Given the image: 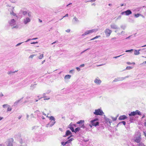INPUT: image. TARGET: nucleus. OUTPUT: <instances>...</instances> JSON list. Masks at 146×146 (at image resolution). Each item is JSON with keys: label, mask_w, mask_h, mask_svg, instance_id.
<instances>
[{"label": "nucleus", "mask_w": 146, "mask_h": 146, "mask_svg": "<svg viewBox=\"0 0 146 146\" xmlns=\"http://www.w3.org/2000/svg\"><path fill=\"white\" fill-rule=\"evenodd\" d=\"M98 120V119L97 118H95L92 120L90 121L91 124H89V126L91 128L93 126L96 127L99 124V123L97 121Z\"/></svg>", "instance_id": "obj_1"}, {"label": "nucleus", "mask_w": 146, "mask_h": 146, "mask_svg": "<svg viewBox=\"0 0 146 146\" xmlns=\"http://www.w3.org/2000/svg\"><path fill=\"white\" fill-rule=\"evenodd\" d=\"M46 117L49 118V119L50 120V121L49 123L50 124V127H51L55 123L56 121L54 117L51 116L50 117H49L48 115L46 116Z\"/></svg>", "instance_id": "obj_2"}, {"label": "nucleus", "mask_w": 146, "mask_h": 146, "mask_svg": "<svg viewBox=\"0 0 146 146\" xmlns=\"http://www.w3.org/2000/svg\"><path fill=\"white\" fill-rule=\"evenodd\" d=\"M94 114L97 115H102L104 114L103 111L100 109L95 110V111L94 112Z\"/></svg>", "instance_id": "obj_3"}, {"label": "nucleus", "mask_w": 146, "mask_h": 146, "mask_svg": "<svg viewBox=\"0 0 146 146\" xmlns=\"http://www.w3.org/2000/svg\"><path fill=\"white\" fill-rule=\"evenodd\" d=\"M84 120H80L79 121L77 122L76 123L77 124H79L80 125L79 126L80 128L83 129L86 128V127L84 125Z\"/></svg>", "instance_id": "obj_4"}, {"label": "nucleus", "mask_w": 146, "mask_h": 146, "mask_svg": "<svg viewBox=\"0 0 146 146\" xmlns=\"http://www.w3.org/2000/svg\"><path fill=\"white\" fill-rule=\"evenodd\" d=\"M97 31V30L95 29H92L90 30L87 31L84 33L82 35V36H84L87 35L91 33H92L94 32H96Z\"/></svg>", "instance_id": "obj_5"}, {"label": "nucleus", "mask_w": 146, "mask_h": 146, "mask_svg": "<svg viewBox=\"0 0 146 146\" xmlns=\"http://www.w3.org/2000/svg\"><path fill=\"white\" fill-rule=\"evenodd\" d=\"M104 32L107 37H109L110 36L111 33L112 32L111 30L108 29H106L105 31Z\"/></svg>", "instance_id": "obj_6"}, {"label": "nucleus", "mask_w": 146, "mask_h": 146, "mask_svg": "<svg viewBox=\"0 0 146 146\" xmlns=\"http://www.w3.org/2000/svg\"><path fill=\"white\" fill-rule=\"evenodd\" d=\"M132 12L131 11L130 9H128L125 11L121 12V14L123 15L124 14H125L126 15H129Z\"/></svg>", "instance_id": "obj_7"}, {"label": "nucleus", "mask_w": 146, "mask_h": 146, "mask_svg": "<svg viewBox=\"0 0 146 146\" xmlns=\"http://www.w3.org/2000/svg\"><path fill=\"white\" fill-rule=\"evenodd\" d=\"M141 136H139L138 137H134V141L137 143H140V141H141Z\"/></svg>", "instance_id": "obj_8"}, {"label": "nucleus", "mask_w": 146, "mask_h": 146, "mask_svg": "<svg viewBox=\"0 0 146 146\" xmlns=\"http://www.w3.org/2000/svg\"><path fill=\"white\" fill-rule=\"evenodd\" d=\"M105 122L106 123L107 125L108 126H110L111 125V122L110 119L107 117H104Z\"/></svg>", "instance_id": "obj_9"}, {"label": "nucleus", "mask_w": 146, "mask_h": 146, "mask_svg": "<svg viewBox=\"0 0 146 146\" xmlns=\"http://www.w3.org/2000/svg\"><path fill=\"white\" fill-rule=\"evenodd\" d=\"M15 21L14 19H12L9 21V23L10 26H13L15 25Z\"/></svg>", "instance_id": "obj_10"}, {"label": "nucleus", "mask_w": 146, "mask_h": 146, "mask_svg": "<svg viewBox=\"0 0 146 146\" xmlns=\"http://www.w3.org/2000/svg\"><path fill=\"white\" fill-rule=\"evenodd\" d=\"M110 27L111 29H119V27L117 26L114 23L111 24L110 25Z\"/></svg>", "instance_id": "obj_11"}, {"label": "nucleus", "mask_w": 146, "mask_h": 146, "mask_svg": "<svg viewBox=\"0 0 146 146\" xmlns=\"http://www.w3.org/2000/svg\"><path fill=\"white\" fill-rule=\"evenodd\" d=\"M95 83L98 85H100L102 82V81L98 77L96 78L94 80Z\"/></svg>", "instance_id": "obj_12"}, {"label": "nucleus", "mask_w": 146, "mask_h": 146, "mask_svg": "<svg viewBox=\"0 0 146 146\" xmlns=\"http://www.w3.org/2000/svg\"><path fill=\"white\" fill-rule=\"evenodd\" d=\"M31 21L30 19L28 17H26L25 19H24V23L26 25L28 23L30 22Z\"/></svg>", "instance_id": "obj_13"}, {"label": "nucleus", "mask_w": 146, "mask_h": 146, "mask_svg": "<svg viewBox=\"0 0 146 146\" xmlns=\"http://www.w3.org/2000/svg\"><path fill=\"white\" fill-rule=\"evenodd\" d=\"M127 117L125 115H121L119 118V119L120 120H124L126 119Z\"/></svg>", "instance_id": "obj_14"}, {"label": "nucleus", "mask_w": 146, "mask_h": 146, "mask_svg": "<svg viewBox=\"0 0 146 146\" xmlns=\"http://www.w3.org/2000/svg\"><path fill=\"white\" fill-rule=\"evenodd\" d=\"M72 134V133L69 130H67L66 131V133L65 135H64L63 137H66L70 135V134Z\"/></svg>", "instance_id": "obj_15"}, {"label": "nucleus", "mask_w": 146, "mask_h": 146, "mask_svg": "<svg viewBox=\"0 0 146 146\" xmlns=\"http://www.w3.org/2000/svg\"><path fill=\"white\" fill-rule=\"evenodd\" d=\"M68 128L71 130L72 131L74 132V129L73 126L72 125V123H71L68 125Z\"/></svg>", "instance_id": "obj_16"}, {"label": "nucleus", "mask_w": 146, "mask_h": 146, "mask_svg": "<svg viewBox=\"0 0 146 146\" xmlns=\"http://www.w3.org/2000/svg\"><path fill=\"white\" fill-rule=\"evenodd\" d=\"M123 80L122 77H119L115 78L113 80V82H116L118 81H122Z\"/></svg>", "instance_id": "obj_17"}, {"label": "nucleus", "mask_w": 146, "mask_h": 146, "mask_svg": "<svg viewBox=\"0 0 146 146\" xmlns=\"http://www.w3.org/2000/svg\"><path fill=\"white\" fill-rule=\"evenodd\" d=\"M141 50L140 49H139L138 50H135L134 54L135 55H138L140 54L139 51Z\"/></svg>", "instance_id": "obj_18"}, {"label": "nucleus", "mask_w": 146, "mask_h": 146, "mask_svg": "<svg viewBox=\"0 0 146 146\" xmlns=\"http://www.w3.org/2000/svg\"><path fill=\"white\" fill-rule=\"evenodd\" d=\"M73 19L74 20V23H76L79 22V20L76 17H74L73 18Z\"/></svg>", "instance_id": "obj_19"}, {"label": "nucleus", "mask_w": 146, "mask_h": 146, "mask_svg": "<svg viewBox=\"0 0 146 146\" xmlns=\"http://www.w3.org/2000/svg\"><path fill=\"white\" fill-rule=\"evenodd\" d=\"M122 124H123L124 125H125L126 124V122L124 121H123L120 122H119L117 125V126H118L119 125H121Z\"/></svg>", "instance_id": "obj_20"}, {"label": "nucleus", "mask_w": 146, "mask_h": 146, "mask_svg": "<svg viewBox=\"0 0 146 146\" xmlns=\"http://www.w3.org/2000/svg\"><path fill=\"white\" fill-rule=\"evenodd\" d=\"M68 139V141L65 142V143H66V144H68L71 143V141L74 139L71 138Z\"/></svg>", "instance_id": "obj_21"}, {"label": "nucleus", "mask_w": 146, "mask_h": 146, "mask_svg": "<svg viewBox=\"0 0 146 146\" xmlns=\"http://www.w3.org/2000/svg\"><path fill=\"white\" fill-rule=\"evenodd\" d=\"M37 136L38 135L36 134L35 135V136L33 137V139L34 141H39V140H38L36 138Z\"/></svg>", "instance_id": "obj_22"}, {"label": "nucleus", "mask_w": 146, "mask_h": 146, "mask_svg": "<svg viewBox=\"0 0 146 146\" xmlns=\"http://www.w3.org/2000/svg\"><path fill=\"white\" fill-rule=\"evenodd\" d=\"M134 111L136 115H141V112L138 110H136Z\"/></svg>", "instance_id": "obj_23"}, {"label": "nucleus", "mask_w": 146, "mask_h": 146, "mask_svg": "<svg viewBox=\"0 0 146 146\" xmlns=\"http://www.w3.org/2000/svg\"><path fill=\"white\" fill-rule=\"evenodd\" d=\"M7 146H13L12 143L10 141H7Z\"/></svg>", "instance_id": "obj_24"}, {"label": "nucleus", "mask_w": 146, "mask_h": 146, "mask_svg": "<svg viewBox=\"0 0 146 146\" xmlns=\"http://www.w3.org/2000/svg\"><path fill=\"white\" fill-rule=\"evenodd\" d=\"M129 115L130 116H134L136 115L134 111H133V112H131V113L129 114Z\"/></svg>", "instance_id": "obj_25"}, {"label": "nucleus", "mask_w": 146, "mask_h": 146, "mask_svg": "<svg viewBox=\"0 0 146 146\" xmlns=\"http://www.w3.org/2000/svg\"><path fill=\"white\" fill-rule=\"evenodd\" d=\"M71 75H66L65 76L64 78L65 79H70L71 78Z\"/></svg>", "instance_id": "obj_26"}, {"label": "nucleus", "mask_w": 146, "mask_h": 146, "mask_svg": "<svg viewBox=\"0 0 146 146\" xmlns=\"http://www.w3.org/2000/svg\"><path fill=\"white\" fill-rule=\"evenodd\" d=\"M126 26L125 25H121L120 27L123 30H125L126 28Z\"/></svg>", "instance_id": "obj_27"}, {"label": "nucleus", "mask_w": 146, "mask_h": 146, "mask_svg": "<svg viewBox=\"0 0 146 146\" xmlns=\"http://www.w3.org/2000/svg\"><path fill=\"white\" fill-rule=\"evenodd\" d=\"M80 130V127H77L75 129H74V131L75 133H76L78 132Z\"/></svg>", "instance_id": "obj_28"}, {"label": "nucleus", "mask_w": 146, "mask_h": 146, "mask_svg": "<svg viewBox=\"0 0 146 146\" xmlns=\"http://www.w3.org/2000/svg\"><path fill=\"white\" fill-rule=\"evenodd\" d=\"M35 113L37 115V116H39V115L41 114V113L39 110H37L36 111Z\"/></svg>", "instance_id": "obj_29"}, {"label": "nucleus", "mask_w": 146, "mask_h": 146, "mask_svg": "<svg viewBox=\"0 0 146 146\" xmlns=\"http://www.w3.org/2000/svg\"><path fill=\"white\" fill-rule=\"evenodd\" d=\"M36 84H32L31 86V89L33 90L36 87Z\"/></svg>", "instance_id": "obj_30"}, {"label": "nucleus", "mask_w": 146, "mask_h": 146, "mask_svg": "<svg viewBox=\"0 0 146 146\" xmlns=\"http://www.w3.org/2000/svg\"><path fill=\"white\" fill-rule=\"evenodd\" d=\"M137 146H145L144 144L142 142H140L138 144Z\"/></svg>", "instance_id": "obj_31"}, {"label": "nucleus", "mask_w": 146, "mask_h": 146, "mask_svg": "<svg viewBox=\"0 0 146 146\" xmlns=\"http://www.w3.org/2000/svg\"><path fill=\"white\" fill-rule=\"evenodd\" d=\"M141 15V14L140 13H137V14H135L134 16L135 18H137L140 16Z\"/></svg>", "instance_id": "obj_32"}, {"label": "nucleus", "mask_w": 146, "mask_h": 146, "mask_svg": "<svg viewBox=\"0 0 146 146\" xmlns=\"http://www.w3.org/2000/svg\"><path fill=\"white\" fill-rule=\"evenodd\" d=\"M23 98V97H22L21 98L19 99L17 101H18V103H21L23 102L22 100Z\"/></svg>", "instance_id": "obj_33"}, {"label": "nucleus", "mask_w": 146, "mask_h": 146, "mask_svg": "<svg viewBox=\"0 0 146 146\" xmlns=\"http://www.w3.org/2000/svg\"><path fill=\"white\" fill-rule=\"evenodd\" d=\"M10 14L11 15H13V16H16L17 17L16 15V14L14 13L13 11H12L10 13Z\"/></svg>", "instance_id": "obj_34"}, {"label": "nucleus", "mask_w": 146, "mask_h": 146, "mask_svg": "<svg viewBox=\"0 0 146 146\" xmlns=\"http://www.w3.org/2000/svg\"><path fill=\"white\" fill-rule=\"evenodd\" d=\"M9 71V72L8 73H7V74H11L12 73H15V72L17 71Z\"/></svg>", "instance_id": "obj_35"}, {"label": "nucleus", "mask_w": 146, "mask_h": 146, "mask_svg": "<svg viewBox=\"0 0 146 146\" xmlns=\"http://www.w3.org/2000/svg\"><path fill=\"white\" fill-rule=\"evenodd\" d=\"M133 49H131L130 50H126L125 52H131L132 51H133Z\"/></svg>", "instance_id": "obj_36"}, {"label": "nucleus", "mask_w": 146, "mask_h": 146, "mask_svg": "<svg viewBox=\"0 0 146 146\" xmlns=\"http://www.w3.org/2000/svg\"><path fill=\"white\" fill-rule=\"evenodd\" d=\"M43 54H41V55H40L39 57H38V58L40 59H42L43 58Z\"/></svg>", "instance_id": "obj_37"}, {"label": "nucleus", "mask_w": 146, "mask_h": 146, "mask_svg": "<svg viewBox=\"0 0 146 146\" xmlns=\"http://www.w3.org/2000/svg\"><path fill=\"white\" fill-rule=\"evenodd\" d=\"M18 101H16L14 103L13 106H17L18 104Z\"/></svg>", "instance_id": "obj_38"}, {"label": "nucleus", "mask_w": 146, "mask_h": 146, "mask_svg": "<svg viewBox=\"0 0 146 146\" xmlns=\"http://www.w3.org/2000/svg\"><path fill=\"white\" fill-rule=\"evenodd\" d=\"M132 67L131 66H127L126 68V69L127 70H130L132 68Z\"/></svg>", "instance_id": "obj_39"}, {"label": "nucleus", "mask_w": 146, "mask_h": 146, "mask_svg": "<svg viewBox=\"0 0 146 146\" xmlns=\"http://www.w3.org/2000/svg\"><path fill=\"white\" fill-rule=\"evenodd\" d=\"M133 117H130V121L131 122H132L133 120Z\"/></svg>", "instance_id": "obj_40"}, {"label": "nucleus", "mask_w": 146, "mask_h": 146, "mask_svg": "<svg viewBox=\"0 0 146 146\" xmlns=\"http://www.w3.org/2000/svg\"><path fill=\"white\" fill-rule=\"evenodd\" d=\"M74 70H71L70 71L69 73L72 74H73L74 73Z\"/></svg>", "instance_id": "obj_41"}, {"label": "nucleus", "mask_w": 146, "mask_h": 146, "mask_svg": "<svg viewBox=\"0 0 146 146\" xmlns=\"http://www.w3.org/2000/svg\"><path fill=\"white\" fill-rule=\"evenodd\" d=\"M141 8V7H139L138 8H136L135 10L136 11H139L140 10Z\"/></svg>", "instance_id": "obj_42"}, {"label": "nucleus", "mask_w": 146, "mask_h": 146, "mask_svg": "<svg viewBox=\"0 0 146 146\" xmlns=\"http://www.w3.org/2000/svg\"><path fill=\"white\" fill-rule=\"evenodd\" d=\"M37 127H38L37 126H33L32 127V130H33L35 129H36Z\"/></svg>", "instance_id": "obj_43"}, {"label": "nucleus", "mask_w": 146, "mask_h": 146, "mask_svg": "<svg viewBox=\"0 0 146 146\" xmlns=\"http://www.w3.org/2000/svg\"><path fill=\"white\" fill-rule=\"evenodd\" d=\"M12 109V108H11L8 107L7 109V111H11V110Z\"/></svg>", "instance_id": "obj_44"}, {"label": "nucleus", "mask_w": 146, "mask_h": 146, "mask_svg": "<svg viewBox=\"0 0 146 146\" xmlns=\"http://www.w3.org/2000/svg\"><path fill=\"white\" fill-rule=\"evenodd\" d=\"M61 143L63 146H64L67 144L66 143H65V142H62Z\"/></svg>", "instance_id": "obj_45"}, {"label": "nucleus", "mask_w": 146, "mask_h": 146, "mask_svg": "<svg viewBox=\"0 0 146 146\" xmlns=\"http://www.w3.org/2000/svg\"><path fill=\"white\" fill-rule=\"evenodd\" d=\"M89 49V48H87V49L84 50V51H82V52H81L80 53V54H83V53H84V52H85L86 51L88 50Z\"/></svg>", "instance_id": "obj_46"}, {"label": "nucleus", "mask_w": 146, "mask_h": 146, "mask_svg": "<svg viewBox=\"0 0 146 146\" xmlns=\"http://www.w3.org/2000/svg\"><path fill=\"white\" fill-rule=\"evenodd\" d=\"M23 15H25L27 13V11H24L23 12Z\"/></svg>", "instance_id": "obj_47"}, {"label": "nucleus", "mask_w": 146, "mask_h": 146, "mask_svg": "<svg viewBox=\"0 0 146 146\" xmlns=\"http://www.w3.org/2000/svg\"><path fill=\"white\" fill-rule=\"evenodd\" d=\"M125 33V31H122L119 34L122 35H124Z\"/></svg>", "instance_id": "obj_48"}, {"label": "nucleus", "mask_w": 146, "mask_h": 146, "mask_svg": "<svg viewBox=\"0 0 146 146\" xmlns=\"http://www.w3.org/2000/svg\"><path fill=\"white\" fill-rule=\"evenodd\" d=\"M13 26L12 28V29H13L14 28H18V26L17 25H16V26Z\"/></svg>", "instance_id": "obj_49"}, {"label": "nucleus", "mask_w": 146, "mask_h": 146, "mask_svg": "<svg viewBox=\"0 0 146 146\" xmlns=\"http://www.w3.org/2000/svg\"><path fill=\"white\" fill-rule=\"evenodd\" d=\"M23 42H22L21 43H19L17 44L16 45V46L17 47L19 45H20L22 43H23Z\"/></svg>", "instance_id": "obj_50"}, {"label": "nucleus", "mask_w": 146, "mask_h": 146, "mask_svg": "<svg viewBox=\"0 0 146 146\" xmlns=\"http://www.w3.org/2000/svg\"><path fill=\"white\" fill-rule=\"evenodd\" d=\"M112 119L113 121H115L116 120L117 118V117H112Z\"/></svg>", "instance_id": "obj_51"}, {"label": "nucleus", "mask_w": 146, "mask_h": 146, "mask_svg": "<svg viewBox=\"0 0 146 146\" xmlns=\"http://www.w3.org/2000/svg\"><path fill=\"white\" fill-rule=\"evenodd\" d=\"M137 86H135V85H133L131 88H136Z\"/></svg>", "instance_id": "obj_52"}, {"label": "nucleus", "mask_w": 146, "mask_h": 146, "mask_svg": "<svg viewBox=\"0 0 146 146\" xmlns=\"http://www.w3.org/2000/svg\"><path fill=\"white\" fill-rule=\"evenodd\" d=\"M129 77V76H126L125 77H122L123 80H124V79H125V78H128Z\"/></svg>", "instance_id": "obj_53"}, {"label": "nucleus", "mask_w": 146, "mask_h": 146, "mask_svg": "<svg viewBox=\"0 0 146 146\" xmlns=\"http://www.w3.org/2000/svg\"><path fill=\"white\" fill-rule=\"evenodd\" d=\"M46 127H50V124H49V123H48V124H47L46 125Z\"/></svg>", "instance_id": "obj_54"}, {"label": "nucleus", "mask_w": 146, "mask_h": 146, "mask_svg": "<svg viewBox=\"0 0 146 146\" xmlns=\"http://www.w3.org/2000/svg\"><path fill=\"white\" fill-rule=\"evenodd\" d=\"M122 55H119V56H115V57H113V58H118L121 56Z\"/></svg>", "instance_id": "obj_55"}, {"label": "nucleus", "mask_w": 146, "mask_h": 146, "mask_svg": "<svg viewBox=\"0 0 146 146\" xmlns=\"http://www.w3.org/2000/svg\"><path fill=\"white\" fill-rule=\"evenodd\" d=\"M121 18V15L119 16L117 18V20H118L120 19Z\"/></svg>", "instance_id": "obj_56"}, {"label": "nucleus", "mask_w": 146, "mask_h": 146, "mask_svg": "<svg viewBox=\"0 0 146 146\" xmlns=\"http://www.w3.org/2000/svg\"><path fill=\"white\" fill-rule=\"evenodd\" d=\"M34 56V55L33 54L31 55L29 57V58H33V57Z\"/></svg>", "instance_id": "obj_57"}, {"label": "nucleus", "mask_w": 146, "mask_h": 146, "mask_svg": "<svg viewBox=\"0 0 146 146\" xmlns=\"http://www.w3.org/2000/svg\"><path fill=\"white\" fill-rule=\"evenodd\" d=\"M76 68L78 71H80V69L79 67H76Z\"/></svg>", "instance_id": "obj_58"}, {"label": "nucleus", "mask_w": 146, "mask_h": 146, "mask_svg": "<svg viewBox=\"0 0 146 146\" xmlns=\"http://www.w3.org/2000/svg\"><path fill=\"white\" fill-rule=\"evenodd\" d=\"M38 43V42H31V44H35Z\"/></svg>", "instance_id": "obj_59"}, {"label": "nucleus", "mask_w": 146, "mask_h": 146, "mask_svg": "<svg viewBox=\"0 0 146 146\" xmlns=\"http://www.w3.org/2000/svg\"><path fill=\"white\" fill-rule=\"evenodd\" d=\"M100 36H99H99H95V37H94V38L95 39H96V38H98V37H100Z\"/></svg>", "instance_id": "obj_60"}, {"label": "nucleus", "mask_w": 146, "mask_h": 146, "mask_svg": "<svg viewBox=\"0 0 146 146\" xmlns=\"http://www.w3.org/2000/svg\"><path fill=\"white\" fill-rule=\"evenodd\" d=\"M73 135H72V134H70V136L69 137H68V139H70V138L71 137H73Z\"/></svg>", "instance_id": "obj_61"}, {"label": "nucleus", "mask_w": 146, "mask_h": 146, "mask_svg": "<svg viewBox=\"0 0 146 146\" xmlns=\"http://www.w3.org/2000/svg\"><path fill=\"white\" fill-rule=\"evenodd\" d=\"M66 31L67 33H69L70 31V29H68Z\"/></svg>", "instance_id": "obj_62"}, {"label": "nucleus", "mask_w": 146, "mask_h": 146, "mask_svg": "<svg viewBox=\"0 0 146 146\" xmlns=\"http://www.w3.org/2000/svg\"><path fill=\"white\" fill-rule=\"evenodd\" d=\"M7 104H4V105H3V108H5V107L7 106Z\"/></svg>", "instance_id": "obj_63"}, {"label": "nucleus", "mask_w": 146, "mask_h": 146, "mask_svg": "<svg viewBox=\"0 0 146 146\" xmlns=\"http://www.w3.org/2000/svg\"><path fill=\"white\" fill-rule=\"evenodd\" d=\"M84 66V64H82L81 65H80V67H83Z\"/></svg>", "instance_id": "obj_64"}]
</instances>
